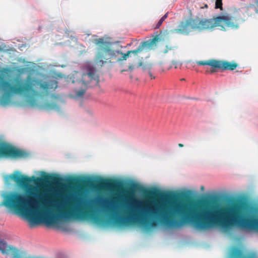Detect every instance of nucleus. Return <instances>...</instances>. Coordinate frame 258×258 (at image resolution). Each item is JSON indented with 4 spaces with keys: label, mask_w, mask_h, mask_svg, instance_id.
Instances as JSON below:
<instances>
[{
    "label": "nucleus",
    "mask_w": 258,
    "mask_h": 258,
    "mask_svg": "<svg viewBox=\"0 0 258 258\" xmlns=\"http://www.w3.org/2000/svg\"><path fill=\"white\" fill-rule=\"evenodd\" d=\"M9 252H11L14 258H22V253L17 248L11 246Z\"/></svg>",
    "instance_id": "12"
},
{
    "label": "nucleus",
    "mask_w": 258,
    "mask_h": 258,
    "mask_svg": "<svg viewBox=\"0 0 258 258\" xmlns=\"http://www.w3.org/2000/svg\"><path fill=\"white\" fill-rule=\"evenodd\" d=\"M87 73L83 74H81L78 72L75 73L73 75V79L75 77H78L80 76L82 77L81 80H72V83L78 82L81 85L84 86L83 88L78 90L76 93V97L78 98L82 97L86 90L88 87H93L97 85L99 82V78L98 75L96 74V70L91 67H89L87 69Z\"/></svg>",
    "instance_id": "5"
},
{
    "label": "nucleus",
    "mask_w": 258,
    "mask_h": 258,
    "mask_svg": "<svg viewBox=\"0 0 258 258\" xmlns=\"http://www.w3.org/2000/svg\"><path fill=\"white\" fill-rule=\"evenodd\" d=\"M43 109L46 111L52 110H58L59 107L57 104L55 103L47 102L43 104Z\"/></svg>",
    "instance_id": "10"
},
{
    "label": "nucleus",
    "mask_w": 258,
    "mask_h": 258,
    "mask_svg": "<svg viewBox=\"0 0 258 258\" xmlns=\"http://www.w3.org/2000/svg\"><path fill=\"white\" fill-rule=\"evenodd\" d=\"M143 187L137 183H133L131 185L128 190L126 191L127 194L130 196H133L134 191L136 190H141Z\"/></svg>",
    "instance_id": "11"
},
{
    "label": "nucleus",
    "mask_w": 258,
    "mask_h": 258,
    "mask_svg": "<svg viewBox=\"0 0 258 258\" xmlns=\"http://www.w3.org/2000/svg\"><path fill=\"white\" fill-rule=\"evenodd\" d=\"M229 258H257L256 254L251 253L247 255L243 254L242 251L236 247H232L229 252Z\"/></svg>",
    "instance_id": "9"
},
{
    "label": "nucleus",
    "mask_w": 258,
    "mask_h": 258,
    "mask_svg": "<svg viewBox=\"0 0 258 258\" xmlns=\"http://www.w3.org/2000/svg\"><path fill=\"white\" fill-rule=\"evenodd\" d=\"M255 3L256 7H257V9L255 10L256 12L257 13H258V0H256L255 2Z\"/></svg>",
    "instance_id": "19"
},
{
    "label": "nucleus",
    "mask_w": 258,
    "mask_h": 258,
    "mask_svg": "<svg viewBox=\"0 0 258 258\" xmlns=\"http://www.w3.org/2000/svg\"><path fill=\"white\" fill-rule=\"evenodd\" d=\"M178 146L179 147H180V148L183 147V145L182 144H181V143L178 144Z\"/></svg>",
    "instance_id": "21"
},
{
    "label": "nucleus",
    "mask_w": 258,
    "mask_h": 258,
    "mask_svg": "<svg viewBox=\"0 0 258 258\" xmlns=\"http://www.w3.org/2000/svg\"><path fill=\"white\" fill-rule=\"evenodd\" d=\"M159 40V35H156L152 38L142 42L137 49L129 50L126 53L123 54L118 51H114L111 49L109 43L105 41L103 38L96 39L94 40V43L96 45H99L100 48L98 49L96 54L95 62L102 67L105 63L111 62V59L116 57L117 54L123 55L122 58L118 59V60H126L131 53L137 54L138 53L142 52L145 48L148 50L153 48Z\"/></svg>",
    "instance_id": "4"
},
{
    "label": "nucleus",
    "mask_w": 258,
    "mask_h": 258,
    "mask_svg": "<svg viewBox=\"0 0 258 258\" xmlns=\"http://www.w3.org/2000/svg\"><path fill=\"white\" fill-rule=\"evenodd\" d=\"M11 178L18 185L28 189V195L25 196L18 192H11L4 197L2 205L8 209L17 213L25 214L30 220L35 222L36 218H39L48 224L56 223L61 219L96 220L97 216L92 210V207L76 200L75 203L70 202L67 206L57 212H53L52 206L47 204L49 201L39 198L37 189L30 185L32 181L36 185L45 183H58L61 178L55 175H49L44 172L42 177H32L19 175L18 173L11 175Z\"/></svg>",
    "instance_id": "1"
},
{
    "label": "nucleus",
    "mask_w": 258,
    "mask_h": 258,
    "mask_svg": "<svg viewBox=\"0 0 258 258\" xmlns=\"http://www.w3.org/2000/svg\"><path fill=\"white\" fill-rule=\"evenodd\" d=\"M166 197H168V198L174 199V200H175L177 198V196L176 195H172V194H169V195H167Z\"/></svg>",
    "instance_id": "17"
},
{
    "label": "nucleus",
    "mask_w": 258,
    "mask_h": 258,
    "mask_svg": "<svg viewBox=\"0 0 258 258\" xmlns=\"http://www.w3.org/2000/svg\"><path fill=\"white\" fill-rule=\"evenodd\" d=\"M0 86L5 92V95L0 100L3 105L10 102L11 96L21 95L25 97L29 105L34 106L37 104L38 98L47 96L51 90H54L57 87V82L54 80L43 82L38 79L23 80L16 78L11 81H2Z\"/></svg>",
    "instance_id": "2"
},
{
    "label": "nucleus",
    "mask_w": 258,
    "mask_h": 258,
    "mask_svg": "<svg viewBox=\"0 0 258 258\" xmlns=\"http://www.w3.org/2000/svg\"><path fill=\"white\" fill-rule=\"evenodd\" d=\"M197 63L199 66L208 65L211 67V69L206 70V72L214 73L217 71V69L222 70L233 71L237 67L238 64L234 62H230L226 60H219L216 59H209L205 61H198Z\"/></svg>",
    "instance_id": "7"
},
{
    "label": "nucleus",
    "mask_w": 258,
    "mask_h": 258,
    "mask_svg": "<svg viewBox=\"0 0 258 258\" xmlns=\"http://www.w3.org/2000/svg\"><path fill=\"white\" fill-rule=\"evenodd\" d=\"M157 191L156 190L147 191V194L149 196H155L157 195Z\"/></svg>",
    "instance_id": "15"
},
{
    "label": "nucleus",
    "mask_w": 258,
    "mask_h": 258,
    "mask_svg": "<svg viewBox=\"0 0 258 258\" xmlns=\"http://www.w3.org/2000/svg\"><path fill=\"white\" fill-rule=\"evenodd\" d=\"M11 246L8 245L5 241L0 239V251L2 253H8L9 252Z\"/></svg>",
    "instance_id": "13"
},
{
    "label": "nucleus",
    "mask_w": 258,
    "mask_h": 258,
    "mask_svg": "<svg viewBox=\"0 0 258 258\" xmlns=\"http://www.w3.org/2000/svg\"><path fill=\"white\" fill-rule=\"evenodd\" d=\"M254 7L253 4H250L244 8L235 10L232 16L222 15L214 19L190 18L180 23L178 27V32L188 34L191 31L199 32L212 30L217 26H220L225 30V27L232 29H237L239 22H244L247 17L251 15L249 9Z\"/></svg>",
    "instance_id": "3"
},
{
    "label": "nucleus",
    "mask_w": 258,
    "mask_h": 258,
    "mask_svg": "<svg viewBox=\"0 0 258 258\" xmlns=\"http://www.w3.org/2000/svg\"><path fill=\"white\" fill-rule=\"evenodd\" d=\"M164 22V21L161 18L158 23L157 24L155 28L158 29L162 25V23Z\"/></svg>",
    "instance_id": "16"
},
{
    "label": "nucleus",
    "mask_w": 258,
    "mask_h": 258,
    "mask_svg": "<svg viewBox=\"0 0 258 258\" xmlns=\"http://www.w3.org/2000/svg\"><path fill=\"white\" fill-rule=\"evenodd\" d=\"M146 67L144 66V67H143V70H144V71H145V70H146Z\"/></svg>",
    "instance_id": "22"
},
{
    "label": "nucleus",
    "mask_w": 258,
    "mask_h": 258,
    "mask_svg": "<svg viewBox=\"0 0 258 258\" xmlns=\"http://www.w3.org/2000/svg\"><path fill=\"white\" fill-rule=\"evenodd\" d=\"M69 183L75 185H85L99 188L117 189L122 187L121 182L115 179H104L99 178L96 181L90 179L73 178Z\"/></svg>",
    "instance_id": "6"
},
{
    "label": "nucleus",
    "mask_w": 258,
    "mask_h": 258,
    "mask_svg": "<svg viewBox=\"0 0 258 258\" xmlns=\"http://www.w3.org/2000/svg\"><path fill=\"white\" fill-rule=\"evenodd\" d=\"M208 6L207 5H205V8H207Z\"/></svg>",
    "instance_id": "24"
},
{
    "label": "nucleus",
    "mask_w": 258,
    "mask_h": 258,
    "mask_svg": "<svg viewBox=\"0 0 258 258\" xmlns=\"http://www.w3.org/2000/svg\"><path fill=\"white\" fill-rule=\"evenodd\" d=\"M168 17V13H166L162 18L161 19L164 21Z\"/></svg>",
    "instance_id": "18"
},
{
    "label": "nucleus",
    "mask_w": 258,
    "mask_h": 258,
    "mask_svg": "<svg viewBox=\"0 0 258 258\" xmlns=\"http://www.w3.org/2000/svg\"><path fill=\"white\" fill-rule=\"evenodd\" d=\"M142 63L141 62H140V63H139V66H142Z\"/></svg>",
    "instance_id": "23"
},
{
    "label": "nucleus",
    "mask_w": 258,
    "mask_h": 258,
    "mask_svg": "<svg viewBox=\"0 0 258 258\" xmlns=\"http://www.w3.org/2000/svg\"><path fill=\"white\" fill-rule=\"evenodd\" d=\"M27 154L24 151L9 145L0 147V157H12L14 158L25 157Z\"/></svg>",
    "instance_id": "8"
},
{
    "label": "nucleus",
    "mask_w": 258,
    "mask_h": 258,
    "mask_svg": "<svg viewBox=\"0 0 258 258\" xmlns=\"http://www.w3.org/2000/svg\"><path fill=\"white\" fill-rule=\"evenodd\" d=\"M222 5L223 4L222 0H216L215 9H220L221 10H222Z\"/></svg>",
    "instance_id": "14"
},
{
    "label": "nucleus",
    "mask_w": 258,
    "mask_h": 258,
    "mask_svg": "<svg viewBox=\"0 0 258 258\" xmlns=\"http://www.w3.org/2000/svg\"><path fill=\"white\" fill-rule=\"evenodd\" d=\"M149 75L151 79L155 78V77H153L152 73L150 71L149 72Z\"/></svg>",
    "instance_id": "20"
}]
</instances>
